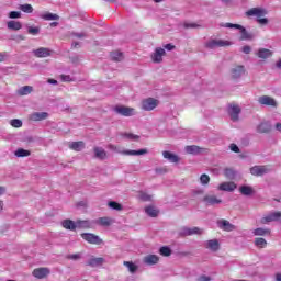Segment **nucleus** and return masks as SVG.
<instances>
[{"mask_svg":"<svg viewBox=\"0 0 281 281\" xmlns=\"http://www.w3.org/2000/svg\"><path fill=\"white\" fill-rule=\"evenodd\" d=\"M222 26L239 30V32H240L239 40H241V41H254V33H249L248 30L245 29V26H243L240 24L225 23Z\"/></svg>","mask_w":281,"mask_h":281,"instance_id":"f257e3e1","label":"nucleus"},{"mask_svg":"<svg viewBox=\"0 0 281 281\" xmlns=\"http://www.w3.org/2000/svg\"><path fill=\"white\" fill-rule=\"evenodd\" d=\"M108 148L110 150H114V153H119L120 155H126L130 157H135V156H139V155H148V149H138V150H134V149H126V150H122L120 149V147L115 146V145H109Z\"/></svg>","mask_w":281,"mask_h":281,"instance_id":"f03ea898","label":"nucleus"},{"mask_svg":"<svg viewBox=\"0 0 281 281\" xmlns=\"http://www.w3.org/2000/svg\"><path fill=\"white\" fill-rule=\"evenodd\" d=\"M157 106H159V100L155 98H147L140 103L142 111H155Z\"/></svg>","mask_w":281,"mask_h":281,"instance_id":"7ed1b4c3","label":"nucleus"},{"mask_svg":"<svg viewBox=\"0 0 281 281\" xmlns=\"http://www.w3.org/2000/svg\"><path fill=\"white\" fill-rule=\"evenodd\" d=\"M229 45H232V42L225 40H209L205 43V47L207 49H216V47H229Z\"/></svg>","mask_w":281,"mask_h":281,"instance_id":"20e7f679","label":"nucleus"},{"mask_svg":"<svg viewBox=\"0 0 281 281\" xmlns=\"http://www.w3.org/2000/svg\"><path fill=\"white\" fill-rule=\"evenodd\" d=\"M245 66L238 65L231 68L229 76L232 80H240L245 76Z\"/></svg>","mask_w":281,"mask_h":281,"instance_id":"39448f33","label":"nucleus"},{"mask_svg":"<svg viewBox=\"0 0 281 281\" xmlns=\"http://www.w3.org/2000/svg\"><path fill=\"white\" fill-rule=\"evenodd\" d=\"M81 238L89 243V245H102V238L95 234L82 233Z\"/></svg>","mask_w":281,"mask_h":281,"instance_id":"423d86ee","label":"nucleus"},{"mask_svg":"<svg viewBox=\"0 0 281 281\" xmlns=\"http://www.w3.org/2000/svg\"><path fill=\"white\" fill-rule=\"evenodd\" d=\"M115 113L119 115H123V117H133L135 115V109L124 106V105H117L114 108Z\"/></svg>","mask_w":281,"mask_h":281,"instance_id":"0eeeda50","label":"nucleus"},{"mask_svg":"<svg viewBox=\"0 0 281 281\" xmlns=\"http://www.w3.org/2000/svg\"><path fill=\"white\" fill-rule=\"evenodd\" d=\"M179 234L180 236H201V234H203V229L200 227H182Z\"/></svg>","mask_w":281,"mask_h":281,"instance_id":"6e6552de","label":"nucleus"},{"mask_svg":"<svg viewBox=\"0 0 281 281\" xmlns=\"http://www.w3.org/2000/svg\"><path fill=\"white\" fill-rule=\"evenodd\" d=\"M280 218H281V212H272L261 218V224L267 225L269 223L280 221Z\"/></svg>","mask_w":281,"mask_h":281,"instance_id":"1a4fd4ad","label":"nucleus"},{"mask_svg":"<svg viewBox=\"0 0 281 281\" xmlns=\"http://www.w3.org/2000/svg\"><path fill=\"white\" fill-rule=\"evenodd\" d=\"M217 227L223 229V232H234V229H236V226L227 220H218Z\"/></svg>","mask_w":281,"mask_h":281,"instance_id":"9d476101","label":"nucleus"},{"mask_svg":"<svg viewBox=\"0 0 281 281\" xmlns=\"http://www.w3.org/2000/svg\"><path fill=\"white\" fill-rule=\"evenodd\" d=\"M203 202L205 203V205H221V203H223V200L214 194H209L203 198Z\"/></svg>","mask_w":281,"mask_h":281,"instance_id":"9b49d317","label":"nucleus"},{"mask_svg":"<svg viewBox=\"0 0 281 281\" xmlns=\"http://www.w3.org/2000/svg\"><path fill=\"white\" fill-rule=\"evenodd\" d=\"M259 104L263 106H278V102H276V99L269 97V95H262L258 99Z\"/></svg>","mask_w":281,"mask_h":281,"instance_id":"f8f14e48","label":"nucleus"},{"mask_svg":"<svg viewBox=\"0 0 281 281\" xmlns=\"http://www.w3.org/2000/svg\"><path fill=\"white\" fill-rule=\"evenodd\" d=\"M228 115L232 122H238V116L240 115V106L233 104L228 108Z\"/></svg>","mask_w":281,"mask_h":281,"instance_id":"ddd939ff","label":"nucleus"},{"mask_svg":"<svg viewBox=\"0 0 281 281\" xmlns=\"http://www.w3.org/2000/svg\"><path fill=\"white\" fill-rule=\"evenodd\" d=\"M267 172H269L267 166H254L250 168V175L254 177H262V175H267Z\"/></svg>","mask_w":281,"mask_h":281,"instance_id":"4468645a","label":"nucleus"},{"mask_svg":"<svg viewBox=\"0 0 281 281\" xmlns=\"http://www.w3.org/2000/svg\"><path fill=\"white\" fill-rule=\"evenodd\" d=\"M247 16H257V19H262L267 16V10L260 8H252L246 12Z\"/></svg>","mask_w":281,"mask_h":281,"instance_id":"2eb2a0df","label":"nucleus"},{"mask_svg":"<svg viewBox=\"0 0 281 281\" xmlns=\"http://www.w3.org/2000/svg\"><path fill=\"white\" fill-rule=\"evenodd\" d=\"M47 117H49L47 112H34L30 114L29 120H31V122H43V120H47Z\"/></svg>","mask_w":281,"mask_h":281,"instance_id":"dca6fc26","label":"nucleus"},{"mask_svg":"<svg viewBox=\"0 0 281 281\" xmlns=\"http://www.w3.org/2000/svg\"><path fill=\"white\" fill-rule=\"evenodd\" d=\"M204 247L210 251L216 252L221 249V244L218 243V239H210L204 243Z\"/></svg>","mask_w":281,"mask_h":281,"instance_id":"f3484780","label":"nucleus"},{"mask_svg":"<svg viewBox=\"0 0 281 281\" xmlns=\"http://www.w3.org/2000/svg\"><path fill=\"white\" fill-rule=\"evenodd\" d=\"M50 271L48 268H36L33 270L34 278H37V280H43V278H47L49 276Z\"/></svg>","mask_w":281,"mask_h":281,"instance_id":"a211bd4d","label":"nucleus"},{"mask_svg":"<svg viewBox=\"0 0 281 281\" xmlns=\"http://www.w3.org/2000/svg\"><path fill=\"white\" fill-rule=\"evenodd\" d=\"M105 260L102 257H92L87 260L86 265L87 267H102L104 265Z\"/></svg>","mask_w":281,"mask_h":281,"instance_id":"6ab92c4d","label":"nucleus"},{"mask_svg":"<svg viewBox=\"0 0 281 281\" xmlns=\"http://www.w3.org/2000/svg\"><path fill=\"white\" fill-rule=\"evenodd\" d=\"M164 56H166V49L158 47L151 55V60L154 63H161V60H164Z\"/></svg>","mask_w":281,"mask_h":281,"instance_id":"aec40b11","label":"nucleus"},{"mask_svg":"<svg viewBox=\"0 0 281 281\" xmlns=\"http://www.w3.org/2000/svg\"><path fill=\"white\" fill-rule=\"evenodd\" d=\"M33 54L36 58H47L48 56H52V50L49 48L40 47L34 49Z\"/></svg>","mask_w":281,"mask_h":281,"instance_id":"412c9836","label":"nucleus"},{"mask_svg":"<svg viewBox=\"0 0 281 281\" xmlns=\"http://www.w3.org/2000/svg\"><path fill=\"white\" fill-rule=\"evenodd\" d=\"M237 186L234 182H222L217 190L221 192H234L236 190Z\"/></svg>","mask_w":281,"mask_h":281,"instance_id":"4be33fe9","label":"nucleus"},{"mask_svg":"<svg viewBox=\"0 0 281 281\" xmlns=\"http://www.w3.org/2000/svg\"><path fill=\"white\" fill-rule=\"evenodd\" d=\"M256 56H258L261 60H267V58H271V56H273V52L269 48H259Z\"/></svg>","mask_w":281,"mask_h":281,"instance_id":"5701e85b","label":"nucleus"},{"mask_svg":"<svg viewBox=\"0 0 281 281\" xmlns=\"http://www.w3.org/2000/svg\"><path fill=\"white\" fill-rule=\"evenodd\" d=\"M184 150L188 155H201L203 149L196 145H189L184 147Z\"/></svg>","mask_w":281,"mask_h":281,"instance_id":"b1692460","label":"nucleus"},{"mask_svg":"<svg viewBox=\"0 0 281 281\" xmlns=\"http://www.w3.org/2000/svg\"><path fill=\"white\" fill-rule=\"evenodd\" d=\"M143 262L150 267L159 262V257L157 255H147L146 257H144Z\"/></svg>","mask_w":281,"mask_h":281,"instance_id":"393cba45","label":"nucleus"},{"mask_svg":"<svg viewBox=\"0 0 281 281\" xmlns=\"http://www.w3.org/2000/svg\"><path fill=\"white\" fill-rule=\"evenodd\" d=\"M162 157L168 159L170 164H179V156L170 151H162Z\"/></svg>","mask_w":281,"mask_h":281,"instance_id":"a878e982","label":"nucleus"},{"mask_svg":"<svg viewBox=\"0 0 281 281\" xmlns=\"http://www.w3.org/2000/svg\"><path fill=\"white\" fill-rule=\"evenodd\" d=\"M271 131V123L269 122H261L257 126V133H269Z\"/></svg>","mask_w":281,"mask_h":281,"instance_id":"bb28decb","label":"nucleus"},{"mask_svg":"<svg viewBox=\"0 0 281 281\" xmlns=\"http://www.w3.org/2000/svg\"><path fill=\"white\" fill-rule=\"evenodd\" d=\"M8 30H13L15 32H19L23 27V24L19 21L11 20L7 23Z\"/></svg>","mask_w":281,"mask_h":281,"instance_id":"cd10ccee","label":"nucleus"},{"mask_svg":"<svg viewBox=\"0 0 281 281\" xmlns=\"http://www.w3.org/2000/svg\"><path fill=\"white\" fill-rule=\"evenodd\" d=\"M32 91H34V88L32 86H23L16 90V93L18 95H30Z\"/></svg>","mask_w":281,"mask_h":281,"instance_id":"c85d7f7f","label":"nucleus"},{"mask_svg":"<svg viewBox=\"0 0 281 281\" xmlns=\"http://www.w3.org/2000/svg\"><path fill=\"white\" fill-rule=\"evenodd\" d=\"M69 148L71 150H76V153H80V150H82L85 148V142L80 140V142H72L69 144Z\"/></svg>","mask_w":281,"mask_h":281,"instance_id":"c756f323","label":"nucleus"},{"mask_svg":"<svg viewBox=\"0 0 281 281\" xmlns=\"http://www.w3.org/2000/svg\"><path fill=\"white\" fill-rule=\"evenodd\" d=\"M75 225L76 229H89V227H91V222L78 220L77 222H75Z\"/></svg>","mask_w":281,"mask_h":281,"instance_id":"7c9ffc66","label":"nucleus"},{"mask_svg":"<svg viewBox=\"0 0 281 281\" xmlns=\"http://www.w3.org/2000/svg\"><path fill=\"white\" fill-rule=\"evenodd\" d=\"M61 225L65 229H69L70 232H76V222L71 220H65L61 222Z\"/></svg>","mask_w":281,"mask_h":281,"instance_id":"2f4dec72","label":"nucleus"},{"mask_svg":"<svg viewBox=\"0 0 281 281\" xmlns=\"http://www.w3.org/2000/svg\"><path fill=\"white\" fill-rule=\"evenodd\" d=\"M41 19H43L44 21H58L60 16H58V14L55 13L46 12L41 14Z\"/></svg>","mask_w":281,"mask_h":281,"instance_id":"473e14b6","label":"nucleus"},{"mask_svg":"<svg viewBox=\"0 0 281 281\" xmlns=\"http://www.w3.org/2000/svg\"><path fill=\"white\" fill-rule=\"evenodd\" d=\"M94 156L97 159H106V150L102 147H94Z\"/></svg>","mask_w":281,"mask_h":281,"instance_id":"72a5a7b5","label":"nucleus"},{"mask_svg":"<svg viewBox=\"0 0 281 281\" xmlns=\"http://www.w3.org/2000/svg\"><path fill=\"white\" fill-rule=\"evenodd\" d=\"M239 192L240 194H243L244 196H251V194H254V188L249 187V186H241L239 188Z\"/></svg>","mask_w":281,"mask_h":281,"instance_id":"f704fd0d","label":"nucleus"},{"mask_svg":"<svg viewBox=\"0 0 281 281\" xmlns=\"http://www.w3.org/2000/svg\"><path fill=\"white\" fill-rule=\"evenodd\" d=\"M145 213L147 214V216L155 218L158 216L159 211H157V209H155V206H147V207H145Z\"/></svg>","mask_w":281,"mask_h":281,"instance_id":"c9c22d12","label":"nucleus"},{"mask_svg":"<svg viewBox=\"0 0 281 281\" xmlns=\"http://www.w3.org/2000/svg\"><path fill=\"white\" fill-rule=\"evenodd\" d=\"M121 137H124V139H127L128 142H137V139H139V135L133 133H122Z\"/></svg>","mask_w":281,"mask_h":281,"instance_id":"e433bc0d","label":"nucleus"},{"mask_svg":"<svg viewBox=\"0 0 281 281\" xmlns=\"http://www.w3.org/2000/svg\"><path fill=\"white\" fill-rule=\"evenodd\" d=\"M254 236H267L269 234H271V231L268 228H256L252 232Z\"/></svg>","mask_w":281,"mask_h":281,"instance_id":"4c0bfd02","label":"nucleus"},{"mask_svg":"<svg viewBox=\"0 0 281 281\" xmlns=\"http://www.w3.org/2000/svg\"><path fill=\"white\" fill-rule=\"evenodd\" d=\"M14 155L15 157H30L32 153L27 149L19 148L18 150H15Z\"/></svg>","mask_w":281,"mask_h":281,"instance_id":"58836bf2","label":"nucleus"},{"mask_svg":"<svg viewBox=\"0 0 281 281\" xmlns=\"http://www.w3.org/2000/svg\"><path fill=\"white\" fill-rule=\"evenodd\" d=\"M255 245L259 247V249H265V247H267V239L262 237L255 238Z\"/></svg>","mask_w":281,"mask_h":281,"instance_id":"ea45409f","label":"nucleus"},{"mask_svg":"<svg viewBox=\"0 0 281 281\" xmlns=\"http://www.w3.org/2000/svg\"><path fill=\"white\" fill-rule=\"evenodd\" d=\"M224 176L226 179H236V171L232 168H226L224 170Z\"/></svg>","mask_w":281,"mask_h":281,"instance_id":"a19ab883","label":"nucleus"},{"mask_svg":"<svg viewBox=\"0 0 281 281\" xmlns=\"http://www.w3.org/2000/svg\"><path fill=\"white\" fill-rule=\"evenodd\" d=\"M123 265L124 267H127L130 273H135L137 271V266H135L133 261H124Z\"/></svg>","mask_w":281,"mask_h":281,"instance_id":"79ce46f5","label":"nucleus"},{"mask_svg":"<svg viewBox=\"0 0 281 281\" xmlns=\"http://www.w3.org/2000/svg\"><path fill=\"white\" fill-rule=\"evenodd\" d=\"M20 10L22 12H25V14H32V12H34V8L32 7V4H22L20 5Z\"/></svg>","mask_w":281,"mask_h":281,"instance_id":"37998d69","label":"nucleus"},{"mask_svg":"<svg viewBox=\"0 0 281 281\" xmlns=\"http://www.w3.org/2000/svg\"><path fill=\"white\" fill-rule=\"evenodd\" d=\"M159 254H160V256L168 257V256H171V255H172V250H171L170 247H168V246H162V247L159 249Z\"/></svg>","mask_w":281,"mask_h":281,"instance_id":"c03bdc74","label":"nucleus"},{"mask_svg":"<svg viewBox=\"0 0 281 281\" xmlns=\"http://www.w3.org/2000/svg\"><path fill=\"white\" fill-rule=\"evenodd\" d=\"M111 58H112V60L120 63V60L124 59V54H122L121 52H114L111 54Z\"/></svg>","mask_w":281,"mask_h":281,"instance_id":"a18cd8bd","label":"nucleus"},{"mask_svg":"<svg viewBox=\"0 0 281 281\" xmlns=\"http://www.w3.org/2000/svg\"><path fill=\"white\" fill-rule=\"evenodd\" d=\"M109 207H111V210H116V212H122L123 207L122 204L115 202V201H111L109 202Z\"/></svg>","mask_w":281,"mask_h":281,"instance_id":"49530a36","label":"nucleus"},{"mask_svg":"<svg viewBox=\"0 0 281 281\" xmlns=\"http://www.w3.org/2000/svg\"><path fill=\"white\" fill-rule=\"evenodd\" d=\"M10 125L13 128H21V126H23V121L19 120V119H13L10 121Z\"/></svg>","mask_w":281,"mask_h":281,"instance_id":"de8ad7c7","label":"nucleus"},{"mask_svg":"<svg viewBox=\"0 0 281 281\" xmlns=\"http://www.w3.org/2000/svg\"><path fill=\"white\" fill-rule=\"evenodd\" d=\"M99 225H103L104 227L111 225V218L109 217H100L98 220Z\"/></svg>","mask_w":281,"mask_h":281,"instance_id":"09e8293b","label":"nucleus"},{"mask_svg":"<svg viewBox=\"0 0 281 281\" xmlns=\"http://www.w3.org/2000/svg\"><path fill=\"white\" fill-rule=\"evenodd\" d=\"M138 196H139L140 201H153V195H150L146 192H140Z\"/></svg>","mask_w":281,"mask_h":281,"instance_id":"8fccbe9b","label":"nucleus"},{"mask_svg":"<svg viewBox=\"0 0 281 281\" xmlns=\"http://www.w3.org/2000/svg\"><path fill=\"white\" fill-rule=\"evenodd\" d=\"M27 32H29V34H32V36H36V35H38V32H41V29L36 27V26L35 27L29 26Z\"/></svg>","mask_w":281,"mask_h":281,"instance_id":"3c124183","label":"nucleus"},{"mask_svg":"<svg viewBox=\"0 0 281 281\" xmlns=\"http://www.w3.org/2000/svg\"><path fill=\"white\" fill-rule=\"evenodd\" d=\"M200 183H201V186H207V183H210V176H207V175H202L201 177H200Z\"/></svg>","mask_w":281,"mask_h":281,"instance_id":"603ef678","label":"nucleus"},{"mask_svg":"<svg viewBox=\"0 0 281 281\" xmlns=\"http://www.w3.org/2000/svg\"><path fill=\"white\" fill-rule=\"evenodd\" d=\"M9 19H21V12L20 11H11L9 13Z\"/></svg>","mask_w":281,"mask_h":281,"instance_id":"864d4df0","label":"nucleus"},{"mask_svg":"<svg viewBox=\"0 0 281 281\" xmlns=\"http://www.w3.org/2000/svg\"><path fill=\"white\" fill-rule=\"evenodd\" d=\"M82 256L80 254L68 255L69 260H80Z\"/></svg>","mask_w":281,"mask_h":281,"instance_id":"5fc2aeb1","label":"nucleus"},{"mask_svg":"<svg viewBox=\"0 0 281 281\" xmlns=\"http://www.w3.org/2000/svg\"><path fill=\"white\" fill-rule=\"evenodd\" d=\"M257 22L260 24V25H267V23H269V20L267 18H258L257 19Z\"/></svg>","mask_w":281,"mask_h":281,"instance_id":"6e6d98bb","label":"nucleus"},{"mask_svg":"<svg viewBox=\"0 0 281 281\" xmlns=\"http://www.w3.org/2000/svg\"><path fill=\"white\" fill-rule=\"evenodd\" d=\"M229 148L233 153H240V148L236 144H231Z\"/></svg>","mask_w":281,"mask_h":281,"instance_id":"4d7b16f0","label":"nucleus"},{"mask_svg":"<svg viewBox=\"0 0 281 281\" xmlns=\"http://www.w3.org/2000/svg\"><path fill=\"white\" fill-rule=\"evenodd\" d=\"M241 52H243L244 54H251V46H249V45L244 46V47L241 48Z\"/></svg>","mask_w":281,"mask_h":281,"instance_id":"13d9d810","label":"nucleus"},{"mask_svg":"<svg viewBox=\"0 0 281 281\" xmlns=\"http://www.w3.org/2000/svg\"><path fill=\"white\" fill-rule=\"evenodd\" d=\"M184 27L186 29H190V27L194 29V27H199V25L196 23H184Z\"/></svg>","mask_w":281,"mask_h":281,"instance_id":"bf43d9fd","label":"nucleus"},{"mask_svg":"<svg viewBox=\"0 0 281 281\" xmlns=\"http://www.w3.org/2000/svg\"><path fill=\"white\" fill-rule=\"evenodd\" d=\"M164 47V49H167V52H172V49H175V45L172 44H166Z\"/></svg>","mask_w":281,"mask_h":281,"instance_id":"052dcab7","label":"nucleus"},{"mask_svg":"<svg viewBox=\"0 0 281 281\" xmlns=\"http://www.w3.org/2000/svg\"><path fill=\"white\" fill-rule=\"evenodd\" d=\"M72 36H76V38H85L87 35L85 33H72Z\"/></svg>","mask_w":281,"mask_h":281,"instance_id":"680f3d73","label":"nucleus"},{"mask_svg":"<svg viewBox=\"0 0 281 281\" xmlns=\"http://www.w3.org/2000/svg\"><path fill=\"white\" fill-rule=\"evenodd\" d=\"M7 57H8L7 53H0V63H4Z\"/></svg>","mask_w":281,"mask_h":281,"instance_id":"e2e57ef3","label":"nucleus"},{"mask_svg":"<svg viewBox=\"0 0 281 281\" xmlns=\"http://www.w3.org/2000/svg\"><path fill=\"white\" fill-rule=\"evenodd\" d=\"M61 80H63L64 82H69V81L71 80V77H69V76H67V75H63V76H61Z\"/></svg>","mask_w":281,"mask_h":281,"instance_id":"0e129e2a","label":"nucleus"},{"mask_svg":"<svg viewBox=\"0 0 281 281\" xmlns=\"http://www.w3.org/2000/svg\"><path fill=\"white\" fill-rule=\"evenodd\" d=\"M212 279L210 278V277H207V276H201L200 278H199V281H211Z\"/></svg>","mask_w":281,"mask_h":281,"instance_id":"69168bd1","label":"nucleus"},{"mask_svg":"<svg viewBox=\"0 0 281 281\" xmlns=\"http://www.w3.org/2000/svg\"><path fill=\"white\" fill-rule=\"evenodd\" d=\"M5 194V187H0V196H3Z\"/></svg>","mask_w":281,"mask_h":281,"instance_id":"338daca9","label":"nucleus"},{"mask_svg":"<svg viewBox=\"0 0 281 281\" xmlns=\"http://www.w3.org/2000/svg\"><path fill=\"white\" fill-rule=\"evenodd\" d=\"M276 281H281V273L276 274Z\"/></svg>","mask_w":281,"mask_h":281,"instance_id":"774afa93","label":"nucleus"}]
</instances>
